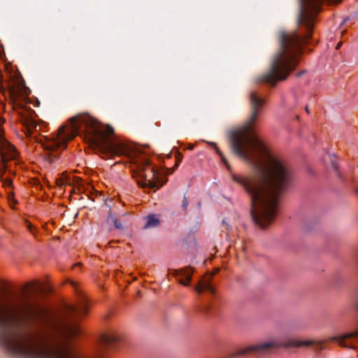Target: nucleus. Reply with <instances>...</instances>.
Returning a JSON list of instances; mask_svg holds the SVG:
<instances>
[{"label":"nucleus","mask_w":358,"mask_h":358,"mask_svg":"<svg viewBox=\"0 0 358 358\" xmlns=\"http://www.w3.org/2000/svg\"><path fill=\"white\" fill-rule=\"evenodd\" d=\"M222 224L224 225L226 227V230H229L230 229V227L228 224V222H227V220L226 219H224L222 220Z\"/></svg>","instance_id":"18"},{"label":"nucleus","mask_w":358,"mask_h":358,"mask_svg":"<svg viewBox=\"0 0 358 358\" xmlns=\"http://www.w3.org/2000/svg\"><path fill=\"white\" fill-rule=\"evenodd\" d=\"M357 194H358V190H357Z\"/></svg>","instance_id":"25"},{"label":"nucleus","mask_w":358,"mask_h":358,"mask_svg":"<svg viewBox=\"0 0 358 358\" xmlns=\"http://www.w3.org/2000/svg\"><path fill=\"white\" fill-rule=\"evenodd\" d=\"M306 111L307 113H309V110H308V108L307 106L306 107Z\"/></svg>","instance_id":"24"},{"label":"nucleus","mask_w":358,"mask_h":358,"mask_svg":"<svg viewBox=\"0 0 358 358\" xmlns=\"http://www.w3.org/2000/svg\"><path fill=\"white\" fill-rule=\"evenodd\" d=\"M110 220L114 223L115 227L116 229H123L122 224L120 222H119L117 221V220L114 216L112 215V214H110L108 216V221H109Z\"/></svg>","instance_id":"11"},{"label":"nucleus","mask_w":358,"mask_h":358,"mask_svg":"<svg viewBox=\"0 0 358 358\" xmlns=\"http://www.w3.org/2000/svg\"><path fill=\"white\" fill-rule=\"evenodd\" d=\"M212 274H206L199 282L198 285L194 287L195 291L201 294L203 291H206L211 294H215V289L211 284Z\"/></svg>","instance_id":"5"},{"label":"nucleus","mask_w":358,"mask_h":358,"mask_svg":"<svg viewBox=\"0 0 358 358\" xmlns=\"http://www.w3.org/2000/svg\"><path fill=\"white\" fill-rule=\"evenodd\" d=\"M27 128L29 132H32L33 131L40 130L41 127L34 120H27Z\"/></svg>","instance_id":"10"},{"label":"nucleus","mask_w":358,"mask_h":358,"mask_svg":"<svg viewBox=\"0 0 358 358\" xmlns=\"http://www.w3.org/2000/svg\"><path fill=\"white\" fill-rule=\"evenodd\" d=\"M265 100L257 92L249 94L250 116L243 127L229 134L231 151L240 158L251 162L252 175L243 178L233 174L234 181L241 185L251 199L250 215L259 227L266 228L273 221L281 193L292 185L293 176L289 166L282 160L268 155L264 164L258 161L250 150L263 152L264 147L254 134L253 124L260 114Z\"/></svg>","instance_id":"1"},{"label":"nucleus","mask_w":358,"mask_h":358,"mask_svg":"<svg viewBox=\"0 0 358 358\" xmlns=\"http://www.w3.org/2000/svg\"><path fill=\"white\" fill-rule=\"evenodd\" d=\"M303 73H304V71H301V72L297 74V76H301Z\"/></svg>","instance_id":"22"},{"label":"nucleus","mask_w":358,"mask_h":358,"mask_svg":"<svg viewBox=\"0 0 358 358\" xmlns=\"http://www.w3.org/2000/svg\"><path fill=\"white\" fill-rule=\"evenodd\" d=\"M187 206H188V201L187 200V198L185 196H184L182 203V207L184 210H186L187 208Z\"/></svg>","instance_id":"16"},{"label":"nucleus","mask_w":358,"mask_h":358,"mask_svg":"<svg viewBox=\"0 0 358 358\" xmlns=\"http://www.w3.org/2000/svg\"><path fill=\"white\" fill-rule=\"evenodd\" d=\"M210 306L207 304H203L199 307V312L203 315H208L210 311Z\"/></svg>","instance_id":"12"},{"label":"nucleus","mask_w":358,"mask_h":358,"mask_svg":"<svg viewBox=\"0 0 358 358\" xmlns=\"http://www.w3.org/2000/svg\"><path fill=\"white\" fill-rule=\"evenodd\" d=\"M330 157V159H331V166L332 168L335 170V171H337L338 170V164L336 163V162L335 161L336 159V157H332V156H329Z\"/></svg>","instance_id":"14"},{"label":"nucleus","mask_w":358,"mask_h":358,"mask_svg":"<svg viewBox=\"0 0 358 358\" xmlns=\"http://www.w3.org/2000/svg\"><path fill=\"white\" fill-rule=\"evenodd\" d=\"M16 150L15 147L9 143L6 145V150L1 152V155L3 159H13L16 157Z\"/></svg>","instance_id":"8"},{"label":"nucleus","mask_w":358,"mask_h":358,"mask_svg":"<svg viewBox=\"0 0 358 358\" xmlns=\"http://www.w3.org/2000/svg\"><path fill=\"white\" fill-rule=\"evenodd\" d=\"M176 157H177V159H178V162L176 164V166H178V163H179V162L181 161V159H182V154L180 152H178Z\"/></svg>","instance_id":"19"},{"label":"nucleus","mask_w":358,"mask_h":358,"mask_svg":"<svg viewBox=\"0 0 358 358\" xmlns=\"http://www.w3.org/2000/svg\"><path fill=\"white\" fill-rule=\"evenodd\" d=\"M215 145V149L216 150V152L220 156L221 159H222V161L223 163L225 164L226 166L227 167L228 169H230V166L229 165V164L227 163V159L224 158V157L223 156L222 152L219 150V148L216 146L215 144H214Z\"/></svg>","instance_id":"13"},{"label":"nucleus","mask_w":358,"mask_h":358,"mask_svg":"<svg viewBox=\"0 0 358 358\" xmlns=\"http://www.w3.org/2000/svg\"><path fill=\"white\" fill-rule=\"evenodd\" d=\"M113 134V129L111 127H103L88 113L78 114L71 117L66 125L61 126L52 139L48 140L43 144L44 157L50 164L54 163L59 157L58 150L66 148L67 141L76 135H84L90 144L96 146L103 153L130 157L132 163L136 166V171H134L133 176L140 178L137 179L138 184L143 188L157 187V183L154 180L155 170L150 166L149 159L141 154L133 158L129 147L119 139L110 138V136Z\"/></svg>","instance_id":"2"},{"label":"nucleus","mask_w":358,"mask_h":358,"mask_svg":"<svg viewBox=\"0 0 358 358\" xmlns=\"http://www.w3.org/2000/svg\"><path fill=\"white\" fill-rule=\"evenodd\" d=\"M3 184L4 186L11 187L12 186V181L9 178L3 179L2 180Z\"/></svg>","instance_id":"15"},{"label":"nucleus","mask_w":358,"mask_h":358,"mask_svg":"<svg viewBox=\"0 0 358 358\" xmlns=\"http://www.w3.org/2000/svg\"><path fill=\"white\" fill-rule=\"evenodd\" d=\"M159 218L155 215H150L147 217V222L144 226V228H154L157 227L159 224Z\"/></svg>","instance_id":"9"},{"label":"nucleus","mask_w":358,"mask_h":358,"mask_svg":"<svg viewBox=\"0 0 358 358\" xmlns=\"http://www.w3.org/2000/svg\"><path fill=\"white\" fill-rule=\"evenodd\" d=\"M27 227L31 233H34V226L29 222H27Z\"/></svg>","instance_id":"17"},{"label":"nucleus","mask_w":358,"mask_h":358,"mask_svg":"<svg viewBox=\"0 0 358 358\" xmlns=\"http://www.w3.org/2000/svg\"><path fill=\"white\" fill-rule=\"evenodd\" d=\"M57 185H63V183L59 180L57 181Z\"/></svg>","instance_id":"23"},{"label":"nucleus","mask_w":358,"mask_h":358,"mask_svg":"<svg viewBox=\"0 0 358 358\" xmlns=\"http://www.w3.org/2000/svg\"><path fill=\"white\" fill-rule=\"evenodd\" d=\"M192 273L193 270L191 267H185L173 271V275L184 278V279H180L179 280V282L184 286H189V282L192 280Z\"/></svg>","instance_id":"7"},{"label":"nucleus","mask_w":358,"mask_h":358,"mask_svg":"<svg viewBox=\"0 0 358 358\" xmlns=\"http://www.w3.org/2000/svg\"><path fill=\"white\" fill-rule=\"evenodd\" d=\"M325 341H316L314 340L299 341L294 338H287L285 341H280L278 339H272L266 342L259 343L255 345L248 346L237 351L236 353L231 354L230 357L236 356H242L248 353L263 355L270 352L272 349L278 348H301L309 347L313 345H316L320 349H324V344Z\"/></svg>","instance_id":"4"},{"label":"nucleus","mask_w":358,"mask_h":358,"mask_svg":"<svg viewBox=\"0 0 358 358\" xmlns=\"http://www.w3.org/2000/svg\"><path fill=\"white\" fill-rule=\"evenodd\" d=\"M341 42H339V43L337 44V45H336V48L338 50V49H339V48H340V47H341Z\"/></svg>","instance_id":"21"},{"label":"nucleus","mask_w":358,"mask_h":358,"mask_svg":"<svg viewBox=\"0 0 358 358\" xmlns=\"http://www.w3.org/2000/svg\"><path fill=\"white\" fill-rule=\"evenodd\" d=\"M101 341L103 345L106 347L117 349L119 348V345L122 342V339L120 336L114 333H110L104 334L101 338Z\"/></svg>","instance_id":"6"},{"label":"nucleus","mask_w":358,"mask_h":358,"mask_svg":"<svg viewBox=\"0 0 358 358\" xmlns=\"http://www.w3.org/2000/svg\"><path fill=\"white\" fill-rule=\"evenodd\" d=\"M299 1L298 29L289 33H280V48L273 56L268 69L257 78V83H264L274 87L277 82L285 80L298 64V57L302 52L303 45L311 38L315 20L324 0Z\"/></svg>","instance_id":"3"},{"label":"nucleus","mask_w":358,"mask_h":358,"mask_svg":"<svg viewBox=\"0 0 358 358\" xmlns=\"http://www.w3.org/2000/svg\"><path fill=\"white\" fill-rule=\"evenodd\" d=\"M188 149H189V150H193V149H194V145L190 144V145L188 146Z\"/></svg>","instance_id":"20"}]
</instances>
